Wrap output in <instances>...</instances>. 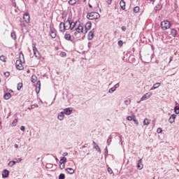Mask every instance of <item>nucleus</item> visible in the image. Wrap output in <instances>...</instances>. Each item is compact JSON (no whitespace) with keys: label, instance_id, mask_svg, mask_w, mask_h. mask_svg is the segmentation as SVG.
<instances>
[{"label":"nucleus","instance_id":"f257e3e1","mask_svg":"<svg viewBox=\"0 0 179 179\" xmlns=\"http://www.w3.org/2000/svg\"><path fill=\"white\" fill-rule=\"evenodd\" d=\"M23 63L24 64V55H23L22 53H20V59L17 60L15 62V66L18 71H23V69H24Z\"/></svg>","mask_w":179,"mask_h":179},{"label":"nucleus","instance_id":"f03ea898","mask_svg":"<svg viewBox=\"0 0 179 179\" xmlns=\"http://www.w3.org/2000/svg\"><path fill=\"white\" fill-rule=\"evenodd\" d=\"M73 29H75L77 33H83V34H86L87 33V31L83 29V25L79 21L74 22Z\"/></svg>","mask_w":179,"mask_h":179},{"label":"nucleus","instance_id":"7ed1b4c3","mask_svg":"<svg viewBox=\"0 0 179 179\" xmlns=\"http://www.w3.org/2000/svg\"><path fill=\"white\" fill-rule=\"evenodd\" d=\"M74 23L75 22H71L69 19L67 20L65 22H63L64 29H62V30H69V29H71V30H73Z\"/></svg>","mask_w":179,"mask_h":179},{"label":"nucleus","instance_id":"20e7f679","mask_svg":"<svg viewBox=\"0 0 179 179\" xmlns=\"http://www.w3.org/2000/svg\"><path fill=\"white\" fill-rule=\"evenodd\" d=\"M87 19L90 20H93L94 19H99L100 17V14L96 12H91L87 15Z\"/></svg>","mask_w":179,"mask_h":179},{"label":"nucleus","instance_id":"39448f33","mask_svg":"<svg viewBox=\"0 0 179 179\" xmlns=\"http://www.w3.org/2000/svg\"><path fill=\"white\" fill-rule=\"evenodd\" d=\"M171 27V24L169 20H164L161 22V28L162 30H167Z\"/></svg>","mask_w":179,"mask_h":179},{"label":"nucleus","instance_id":"423d86ee","mask_svg":"<svg viewBox=\"0 0 179 179\" xmlns=\"http://www.w3.org/2000/svg\"><path fill=\"white\" fill-rule=\"evenodd\" d=\"M34 55L38 59H40L41 58V55H40V52H38V50H37V48L36 47V45L33 44L32 46Z\"/></svg>","mask_w":179,"mask_h":179},{"label":"nucleus","instance_id":"0eeeda50","mask_svg":"<svg viewBox=\"0 0 179 179\" xmlns=\"http://www.w3.org/2000/svg\"><path fill=\"white\" fill-rule=\"evenodd\" d=\"M23 19L27 23H30V15H29V13H25L24 14Z\"/></svg>","mask_w":179,"mask_h":179},{"label":"nucleus","instance_id":"6e6552de","mask_svg":"<svg viewBox=\"0 0 179 179\" xmlns=\"http://www.w3.org/2000/svg\"><path fill=\"white\" fill-rule=\"evenodd\" d=\"M150 96H152V92H148V93L145 94L141 97V101H145V100H148V99H150Z\"/></svg>","mask_w":179,"mask_h":179},{"label":"nucleus","instance_id":"1a4fd4ad","mask_svg":"<svg viewBox=\"0 0 179 179\" xmlns=\"http://www.w3.org/2000/svg\"><path fill=\"white\" fill-rule=\"evenodd\" d=\"M176 117H177V115L174 114L171 115L169 119V122L170 124H173V122L176 121Z\"/></svg>","mask_w":179,"mask_h":179},{"label":"nucleus","instance_id":"9d476101","mask_svg":"<svg viewBox=\"0 0 179 179\" xmlns=\"http://www.w3.org/2000/svg\"><path fill=\"white\" fill-rule=\"evenodd\" d=\"M41 89V83L40 81H38L36 83V93H40V90Z\"/></svg>","mask_w":179,"mask_h":179},{"label":"nucleus","instance_id":"9b49d317","mask_svg":"<svg viewBox=\"0 0 179 179\" xmlns=\"http://www.w3.org/2000/svg\"><path fill=\"white\" fill-rule=\"evenodd\" d=\"M9 176V171L8 170H3L2 173V177L3 178H7Z\"/></svg>","mask_w":179,"mask_h":179},{"label":"nucleus","instance_id":"f8f14e48","mask_svg":"<svg viewBox=\"0 0 179 179\" xmlns=\"http://www.w3.org/2000/svg\"><path fill=\"white\" fill-rule=\"evenodd\" d=\"M92 29V22H87L85 24V29L84 30H86L87 33L88 30H90Z\"/></svg>","mask_w":179,"mask_h":179},{"label":"nucleus","instance_id":"ddd939ff","mask_svg":"<svg viewBox=\"0 0 179 179\" xmlns=\"http://www.w3.org/2000/svg\"><path fill=\"white\" fill-rule=\"evenodd\" d=\"M93 37H94V31H90L88 34L89 40H93Z\"/></svg>","mask_w":179,"mask_h":179},{"label":"nucleus","instance_id":"4468645a","mask_svg":"<svg viewBox=\"0 0 179 179\" xmlns=\"http://www.w3.org/2000/svg\"><path fill=\"white\" fill-rule=\"evenodd\" d=\"M65 40H67V41H72V36L69 34H66L64 35Z\"/></svg>","mask_w":179,"mask_h":179},{"label":"nucleus","instance_id":"2eb2a0df","mask_svg":"<svg viewBox=\"0 0 179 179\" xmlns=\"http://www.w3.org/2000/svg\"><path fill=\"white\" fill-rule=\"evenodd\" d=\"M63 113L64 114H66V115H71L72 110H71L70 108H66L64 109V111Z\"/></svg>","mask_w":179,"mask_h":179},{"label":"nucleus","instance_id":"dca6fc26","mask_svg":"<svg viewBox=\"0 0 179 179\" xmlns=\"http://www.w3.org/2000/svg\"><path fill=\"white\" fill-rule=\"evenodd\" d=\"M65 170L69 174H73L75 173V170L72 168H67Z\"/></svg>","mask_w":179,"mask_h":179},{"label":"nucleus","instance_id":"f3484780","mask_svg":"<svg viewBox=\"0 0 179 179\" xmlns=\"http://www.w3.org/2000/svg\"><path fill=\"white\" fill-rule=\"evenodd\" d=\"M50 36L52 38H55V37H57V33L55 30L50 29Z\"/></svg>","mask_w":179,"mask_h":179},{"label":"nucleus","instance_id":"a211bd4d","mask_svg":"<svg viewBox=\"0 0 179 179\" xmlns=\"http://www.w3.org/2000/svg\"><path fill=\"white\" fill-rule=\"evenodd\" d=\"M10 97H12V94H10V93H6L3 96V99L5 100H9L10 99Z\"/></svg>","mask_w":179,"mask_h":179},{"label":"nucleus","instance_id":"6ab92c4d","mask_svg":"<svg viewBox=\"0 0 179 179\" xmlns=\"http://www.w3.org/2000/svg\"><path fill=\"white\" fill-rule=\"evenodd\" d=\"M171 34L172 37H176L177 36V31L174 29L171 30Z\"/></svg>","mask_w":179,"mask_h":179},{"label":"nucleus","instance_id":"aec40b11","mask_svg":"<svg viewBox=\"0 0 179 179\" xmlns=\"http://www.w3.org/2000/svg\"><path fill=\"white\" fill-rule=\"evenodd\" d=\"M79 2V0H69V5H75L76 3H78Z\"/></svg>","mask_w":179,"mask_h":179},{"label":"nucleus","instance_id":"412c9836","mask_svg":"<svg viewBox=\"0 0 179 179\" xmlns=\"http://www.w3.org/2000/svg\"><path fill=\"white\" fill-rule=\"evenodd\" d=\"M120 6L123 10L125 9V1L124 0H121L120 2Z\"/></svg>","mask_w":179,"mask_h":179},{"label":"nucleus","instance_id":"4be33fe9","mask_svg":"<svg viewBox=\"0 0 179 179\" xmlns=\"http://www.w3.org/2000/svg\"><path fill=\"white\" fill-rule=\"evenodd\" d=\"M58 120H59L60 121H62V120H64V112H61L59 113Z\"/></svg>","mask_w":179,"mask_h":179},{"label":"nucleus","instance_id":"5701e85b","mask_svg":"<svg viewBox=\"0 0 179 179\" xmlns=\"http://www.w3.org/2000/svg\"><path fill=\"white\" fill-rule=\"evenodd\" d=\"M159 86H160V83H159L154 84V85L151 88V90H155V89H157Z\"/></svg>","mask_w":179,"mask_h":179},{"label":"nucleus","instance_id":"b1692460","mask_svg":"<svg viewBox=\"0 0 179 179\" xmlns=\"http://www.w3.org/2000/svg\"><path fill=\"white\" fill-rule=\"evenodd\" d=\"M138 169H139V170H142V159H140L138 162V166H137Z\"/></svg>","mask_w":179,"mask_h":179},{"label":"nucleus","instance_id":"393cba45","mask_svg":"<svg viewBox=\"0 0 179 179\" xmlns=\"http://www.w3.org/2000/svg\"><path fill=\"white\" fill-rule=\"evenodd\" d=\"M62 29H64V22L59 24V31H62V33H64L65 30H62Z\"/></svg>","mask_w":179,"mask_h":179},{"label":"nucleus","instance_id":"a878e982","mask_svg":"<svg viewBox=\"0 0 179 179\" xmlns=\"http://www.w3.org/2000/svg\"><path fill=\"white\" fill-rule=\"evenodd\" d=\"M31 82L32 83H36V82H37V76H31Z\"/></svg>","mask_w":179,"mask_h":179},{"label":"nucleus","instance_id":"bb28decb","mask_svg":"<svg viewBox=\"0 0 179 179\" xmlns=\"http://www.w3.org/2000/svg\"><path fill=\"white\" fill-rule=\"evenodd\" d=\"M150 124V120L148 119H145L143 121V125H149Z\"/></svg>","mask_w":179,"mask_h":179},{"label":"nucleus","instance_id":"cd10ccee","mask_svg":"<svg viewBox=\"0 0 179 179\" xmlns=\"http://www.w3.org/2000/svg\"><path fill=\"white\" fill-rule=\"evenodd\" d=\"M66 162V157H63L61 158L60 161H59V163H62V164H65Z\"/></svg>","mask_w":179,"mask_h":179},{"label":"nucleus","instance_id":"c85d7f7f","mask_svg":"<svg viewBox=\"0 0 179 179\" xmlns=\"http://www.w3.org/2000/svg\"><path fill=\"white\" fill-rule=\"evenodd\" d=\"M0 61H2V62H6V57L3 55L0 56Z\"/></svg>","mask_w":179,"mask_h":179},{"label":"nucleus","instance_id":"c756f323","mask_svg":"<svg viewBox=\"0 0 179 179\" xmlns=\"http://www.w3.org/2000/svg\"><path fill=\"white\" fill-rule=\"evenodd\" d=\"M22 87H23V83H18L17 87V90H20V89H22Z\"/></svg>","mask_w":179,"mask_h":179},{"label":"nucleus","instance_id":"7c9ffc66","mask_svg":"<svg viewBox=\"0 0 179 179\" xmlns=\"http://www.w3.org/2000/svg\"><path fill=\"white\" fill-rule=\"evenodd\" d=\"M116 89H117V87H113L109 90L108 92L113 93V92H115Z\"/></svg>","mask_w":179,"mask_h":179},{"label":"nucleus","instance_id":"2f4dec72","mask_svg":"<svg viewBox=\"0 0 179 179\" xmlns=\"http://www.w3.org/2000/svg\"><path fill=\"white\" fill-rule=\"evenodd\" d=\"M11 38L13 39V40H16V33L15 32H12L11 34Z\"/></svg>","mask_w":179,"mask_h":179},{"label":"nucleus","instance_id":"473e14b6","mask_svg":"<svg viewBox=\"0 0 179 179\" xmlns=\"http://www.w3.org/2000/svg\"><path fill=\"white\" fill-rule=\"evenodd\" d=\"M138 12H139V7L138 6H136L134 8V13H138Z\"/></svg>","mask_w":179,"mask_h":179},{"label":"nucleus","instance_id":"72a5a7b5","mask_svg":"<svg viewBox=\"0 0 179 179\" xmlns=\"http://www.w3.org/2000/svg\"><path fill=\"white\" fill-rule=\"evenodd\" d=\"M174 112L176 113V114H179V106H177L175 107L174 108Z\"/></svg>","mask_w":179,"mask_h":179},{"label":"nucleus","instance_id":"f704fd0d","mask_svg":"<svg viewBox=\"0 0 179 179\" xmlns=\"http://www.w3.org/2000/svg\"><path fill=\"white\" fill-rule=\"evenodd\" d=\"M15 164H16V163L15 162V161H10L9 163H8V166L10 167H12V166H15Z\"/></svg>","mask_w":179,"mask_h":179},{"label":"nucleus","instance_id":"c9c22d12","mask_svg":"<svg viewBox=\"0 0 179 179\" xmlns=\"http://www.w3.org/2000/svg\"><path fill=\"white\" fill-rule=\"evenodd\" d=\"M17 124V119H15L13 121V127H16V124Z\"/></svg>","mask_w":179,"mask_h":179},{"label":"nucleus","instance_id":"e433bc0d","mask_svg":"<svg viewBox=\"0 0 179 179\" xmlns=\"http://www.w3.org/2000/svg\"><path fill=\"white\" fill-rule=\"evenodd\" d=\"M59 169H61V170H64V169H65V164L59 163Z\"/></svg>","mask_w":179,"mask_h":179},{"label":"nucleus","instance_id":"4c0bfd02","mask_svg":"<svg viewBox=\"0 0 179 179\" xmlns=\"http://www.w3.org/2000/svg\"><path fill=\"white\" fill-rule=\"evenodd\" d=\"M59 179H65V175L64 173H61L59 176Z\"/></svg>","mask_w":179,"mask_h":179},{"label":"nucleus","instance_id":"58836bf2","mask_svg":"<svg viewBox=\"0 0 179 179\" xmlns=\"http://www.w3.org/2000/svg\"><path fill=\"white\" fill-rule=\"evenodd\" d=\"M14 162L16 163H20L22 162V158L15 159Z\"/></svg>","mask_w":179,"mask_h":179},{"label":"nucleus","instance_id":"ea45409f","mask_svg":"<svg viewBox=\"0 0 179 179\" xmlns=\"http://www.w3.org/2000/svg\"><path fill=\"white\" fill-rule=\"evenodd\" d=\"M127 121H132V120H134V116L131 117V116H128L127 117Z\"/></svg>","mask_w":179,"mask_h":179},{"label":"nucleus","instance_id":"a19ab883","mask_svg":"<svg viewBox=\"0 0 179 179\" xmlns=\"http://www.w3.org/2000/svg\"><path fill=\"white\" fill-rule=\"evenodd\" d=\"M133 121L135 122V124H136V125H138V120H136V118H135V116H133Z\"/></svg>","mask_w":179,"mask_h":179},{"label":"nucleus","instance_id":"79ce46f5","mask_svg":"<svg viewBox=\"0 0 179 179\" xmlns=\"http://www.w3.org/2000/svg\"><path fill=\"white\" fill-rule=\"evenodd\" d=\"M95 149H96V150H97L98 152H101V150H100V147H99V145H96L95 147Z\"/></svg>","mask_w":179,"mask_h":179},{"label":"nucleus","instance_id":"37998d69","mask_svg":"<svg viewBox=\"0 0 179 179\" xmlns=\"http://www.w3.org/2000/svg\"><path fill=\"white\" fill-rule=\"evenodd\" d=\"M108 173L109 174H113V169H111V168H108Z\"/></svg>","mask_w":179,"mask_h":179},{"label":"nucleus","instance_id":"c03bdc74","mask_svg":"<svg viewBox=\"0 0 179 179\" xmlns=\"http://www.w3.org/2000/svg\"><path fill=\"white\" fill-rule=\"evenodd\" d=\"M10 75V73L6 71L4 73V76H6V78L9 77V76Z\"/></svg>","mask_w":179,"mask_h":179},{"label":"nucleus","instance_id":"a18cd8bd","mask_svg":"<svg viewBox=\"0 0 179 179\" xmlns=\"http://www.w3.org/2000/svg\"><path fill=\"white\" fill-rule=\"evenodd\" d=\"M162 131L163 130L162 129V128H158L157 130V134H162Z\"/></svg>","mask_w":179,"mask_h":179},{"label":"nucleus","instance_id":"49530a36","mask_svg":"<svg viewBox=\"0 0 179 179\" xmlns=\"http://www.w3.org/2000/svg\"><path fill=\"white\" fill-rule=\"evenodd\" d=\"M110 143H111V137H109L107 140V144L110 145Z\"/></svg>","mask_w":179,"mask_h":179},{"label":"nucleus","instance_id":"de8ad7c7","mask_svg":"<svg viewBox=\"0 0 179 179\" xmlns=\"http://www.w3.org/2000/svg\"><path fill=\"white\" fill-rule=\"evenodd\" d=\"M20 130L24 131L26 130V127H24V126H22L20 127Z\"/></svg>","mask_w":179,"mask_h":179},{"label":"nucleus","instance_id":"09e8293b","mask_svg":"<svg viewBox=\"0 0 179 179\" xmlns=\"http://www.w3.org/2000/svg\"><path fill=\"white\" fill-rule=\"evenodd\" d=\"M122 44H123L122 41H118V45H120V47H121L122 45Z\"/></svg>","mask_w":179,"mask_h":179},{"label":"nucleus","instance_id":"8fccbe9b","mask_svg":"<svg viewBox=\"0 0 179 179\" xmlns=\"http://www.w3.org/2000/svg\"><path fill=\"white\" fill-rule=\"evenodd\" d=\"M124 103H125V104L128 105L131 103V100H129V101L127 100V101H124Z\"/></svg>","mask_w":179,"mask_h":179},{"label":"nucleus","instance_id":"3c124183","mask_svg":"<svg viewBox=\"0 0 179 179\" xmlns=\"http://www.w3.org/2000/svg\"><path fill=\"white\" fill-rule=\"evenodd\" d=\"M111 2H113V0H108V5H111Z\"/></svg>","mask_w":179,"mask_h":179},{"label":"nucleus","instance_id":"603ef678","mask_svg":"<svg viewBox=\"0 0 179 179\" xmlns=\"http://www.w3.org/2000/svg\"><path fill=\"white\" fill-rule=\"evenodd\" d=\"M122 30L123 31H125V30H127V28L125 27H122Z\"/></svg>","mask_w":179,"mask_h":179},{"label":"nucleus","instance_id":"864d4df0","mask_svg":"<svg viewBox=\"0 0 179 179\" xmlns=\"http://www.w3.org/2000/svg\"><path fill=\"white\" fill-rule=\"evenodd\" d=\"M61 55H62V57H65V56L66 55L65 54V52H62Z\"/></svg>","mask_w":179,"mask_h":179},{"label":"nucleus","instance_id":"5fc2aeb1","mask_svg":"<svg viewBox=\"0 0 179 179\" xmlns=\"http://www.w3.org/2000/svg\"><path fill=\"white\" fill-rule=\"evenodd\" d=\"M120 87V84H118V83L116 84L115 86V87H116V88H117V87Z\"/></svg>","mask_w":179,"mask_h":179},{"label":"nucleus","instance_id":"6e6d98bb","mask_svg":"<svg viewBox=\"0 0 179 179\" xmlns=\"http://www.w3.org/2000/svg\"><path fill=\"white\" fill-rule=\"evenodd\" d=\"M14 146H15V148L16 149H17V148H19V145H17V144H15Z\"/></svg>","mask_w":179,"mask_h":179},{"label":"nucleus","instance_id":"4d7b16f0","mask_svg":"<svg viewBox=\"0 0 179 179\" xmlns=\"http://www.w3.org/2000/svg\"><path fill=\"white\" fill-rule=\"evenodd\" d=\"M21 27H25L26 25H25L24 24H21Z\"/></svg>","mask_w":179,"mask_h":179},{"label":"nucleus","instance_id":"13d9d810","mask_svg":"<svg viewBox=\"0 0 179 179\" xmlns=\"http://www.w3.org/2000/svg\"><path fill=\"white\" fill-rule=\"evenodd\" d=\"M173 61V57H171L170 58V62H171Z\"/></svg>","mask_w":179,"mask_h":179},{"label":"nucleus","instance_id":"bf43d9fd","mask_svg":"<svg viewBox=\"0 0 179 179\" xmlns=\"http://www.w3.org/2000/svg\"><path fill=\"white\" fill-rule=\"evenodd\" d=\"M27 73H30V70H27Z\"/></svg>","mask_w":179,"mask_h":179},{"label":"nucleus","instance_id":"052dcab7","mask_svg":"<svg viewBox=\"0 0 179 179\" xmlns=\"http://www.w3.org/2000/svg\"><path fill=\"white\" fill-rule=\"evenodd\" d=\"M89 6L90 8H92V5L91 4H89Z\"/></svg>","mask_w":179,"mask_h":179},{"label":"nucleus","instance_id":"680f3d73","mask_svg":"<svg viewBox=\"0 0 179 179\" xmlns=\"http://www.w3.org/2000/svg\"><path fill=\"white\" fill-rule=\"evenodd\" d=\"M67 155H68V153H66H66H64V156H66Z\"/></svg>","mask_w":179,"mask_h":179},{"label":"nucleus","instance_id":"e2e57ef3","mask_svg":"<svg viewBox=\"0 0 179 179\" xmlns=\"http://www.w3.org/2000/svg\"><path fill=\"white\" fill-rule=\"evenodd\" d=\"M93 143H94V145H96V142L94 141Z\"/></svg>","mask_w":179,"mask_h":179},{"label":"nucleus","instance_id":"0e129e2a","mask_svg":"<svg viewBox=\"0 0 179 179\" xmlns=\"http://www.w3.org/2000/svg\"><path fill=\"white\" fill-rule=\"evenodd\" d=\"M56 160H58V158H56Z\"/></svg>","mask_w":179,"mask_h":179},{"label":"nucleus","instance_id":"69168bd1","mask_svg":"<svg viewBox=\"0 0 179 179\" xmlns=\"http://www.w3.org/2000/svg\"><path fill=\"white\" fill-rule=\"evenodd\" d=\"M0 82H1V78H0Z\"/></svg>","mask_w":179,"mask_h":179},{"label":"nucleus","instance_id":"338daca9","mask_svg":"<svg viewBox=\"0 0 179 179\" xmlns=\"http://www.w3.org/2000/svg\"><path fill=\"white\" fill-rule=\"evenodd\" d=\"M0 103H1V101H0Z\"/></svg>","mask_w":179,"mask_h":179}]
</instances>
